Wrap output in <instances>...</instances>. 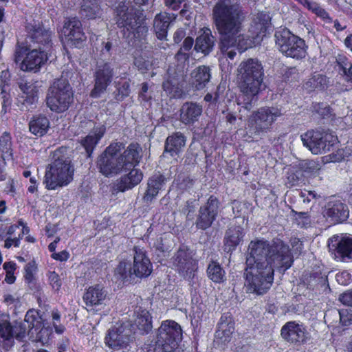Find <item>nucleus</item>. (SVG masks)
Listing matches in <instances>:
<instances>
[{
	"label": "nucleus",
	"instance_id": "1",
	"mask_svg": "<svg viewBox=\"0 0 352 352\" xmlns=\"http://www.w3.org/2000/svg\"><path fill=\"white\" fill-rule=\"evenodd\" d=\"M290 243L292 252L289 245L280 239L272 243L263 239L250 243L244 273L250 292L265 294L272 285L274 268H283L285 271L292 266L294 256L300 255L303 244L298 238H292Z\"/></svg>",
	"mask_w": 352,
	"mask_h": 352
},
{
	"label": "nucleus",
	"instance_id": "2",
	"mask_svg": "<svg viewBox=\"0 0 352 352\" xmlns=\"http://www.w3.org/2000/svg\"><path fill=\"white\" fill-rule=\"evenodd\" d=\"M240 0H223L215 4L212 10L214 25L220 35L219 50L231 60L236 50L243 52L250 48L253 40L248 34H241L245 15Z\"/></svg>",
	"mask_w": 352,
	"mask_h": 352
},
{
	"label": "nucleus",
	"instance_id": "3",
	"mask_svg": "<svg viewBox=\"0 0 352 352\" xmlns=\"http://www.w3.org/2000/svg\"><path fill=\"white\" fill-rule=\"evenodd\" d=\"M239 87L241 95L238 98V104L248 111H250L257 101L263 80L264 70L261 63L256 58H248L242 61L237 69Z\"/></svg>",
	"mask_w": 352,
	"mask_h": 352
},
{
	"label": "nucleus",
	"instance_id": "4",
	"mask_svg": "<svg viewBox=\"0 0 352 352\" xmlns=\"http://www.w3.org/2000/svg\"><path fill=\"white\" fill-rule=\"evenodd\" d=\"M116 19L118 27L122 28L124 35L133 45L145 40L148 28L146 17L142 12L129 6L125 2H120L116 7Z\"/></svg>",
	"mask_w": 352,
	"mask_h": 352
},
{
	"label": "nucleus",
	"instance_id": "5",
	"mask_svg": "<svg viewBox=\"0 0 352 352\" xmlns=\"http://www.w3.org/2000/svg\"><path fill=\"white\" fill-rule=\"evenodd\" d=\"M65 152L66 148H60L53 153L54 162L47 168L43 182L48 190L65 186L73 180L74 168Z\"/></svg>",
	"mask_w": 352,
	"mask_h": 352
},
{
	"label": "nucleus",
	"instance_id": "6",
	"mask_svg": "<svg viewBox=\"0 0 352 352\" xmlns=\"http://www.w3.org/2000/svg\"><path fill=\"white\" fill-rule=\"evenodd\" d=\"M133 261L131 263L121 261L115 268L114 276L122 280L128 281L135 278H144L150 276L153 271V265L146 252L138 247L133 248Z\"/></svg>",
	"mask_w": 352,
	"mask_h": 352
},
{
	"label": "nucleus",
	"instance_id": "7",
	"mask_svg": "<svg viewBox=\"0 0 352 352\" xmlns=\"http://www.w3.org/2000/svg\"><path fill=\"white\" fill-rule=\"evenodd\" d=\"M274 37L278 49L285 56L301 60L307 55L305 41L287 28L277 30Z\"/></svg>",
	"mask_w": 352,
	"mask_h": 352
},
{
	"label": "nucleus",
	"instance_id": "8",
	"mask_svg": "<svg viewBox=\"0 0 352 352\" xmlns=\"http://www.w3.org/2000/svg\"><path fill=\"white\" fill-rule=\"evenodd\" d=\"M32 48V45H25V43L18 42L14 54V60L19 65L21 70L25 72H37L47 60V51Z\"/></svg>",
	"mask_w": 352,
	"mask_h": 352
},
{
	"label": "nucleus",
	"instance_id": "9",
	"mask_svg": "<svg viewBox=\"0 0 352 352\" xmlns=\"http://www.w3.org/2000/svg\"><path fill=\"white\" fill-rule=\"evenodd\" d=\"M72 100L70 85L65 78L56 79L50 87L46 103L51 111L57 113L67 110Z\"/></svg>",
	"mask_w": 352,
	"mask_h": 352
},
{
	"label": "nucleus",
	"instance_id": "10",
	"mask_svg": "<svg viewBox=\"0 0 352 352\" xmlns=\"http://www.w3.org/2000/svg\"><path fill=\"white\" fill-rule=\"evenodd\" d=\"M300 138L303 145L314 155L330 151L338 143L337 136L327 131L310 130Z\"/></svg>",
	"mask_w": 352,
	"mask_h": 352
},
{
	"label": "nucleus",
	"instance_id": "11",
	"mask_svg": "<svg viewBox=\"0 0 352 352\" xmlns=\"http://www.w3.org/2000/svg\"><path fill=\"white\" fill-rule=\"evenodd\" d=\"M121 148V143L111 144L98 157L97 166L100 172L104 176L116 175L125 170L119 154Z\"/></svg>",
	"mask_w": 352,
	"mask_h": 352
},
{
	"label": "nucleus",
	"instance_id": "12",
	"mask_svg": "<svg viewBox=\"0 0 352 352\" xmlns=\"http://www.w3.org/2000/svg\"><path fill=\"white\" fill-rule=\"evenodd\" d=\"M182 330L180 325L174 320H165L158 329L157 344L162 348V352H171L178 346L182 340Z\"/></svg>",
	"mask_w": 352,
	"mask_h": 352
},
{
	"label": "nucleus",
	"instance_id": "13",
	"mask_svg": "<svg viewBox=\"0 0 352 352\" xmlns=\"http://www.w3.org/2000/svg\"><path fill=\"white\" fill-rule=\"evenodd\" d=\"M282 116L276 107H263L254 111L248 120L250 133L260 135L266 133L276 119Z\"/></svg>",
	"mask_w": 352,
	"mask_h": 352
},
{
	"label": "nucleus",
	"instance_id": "14",
	"mask_svg": "<svg viewBox=\"0 0 352 352\" xmlns=\"http://www.w3.org/2000/svg\"><path fill=\"white\" fill-rule=\"evenodd\" d=\"M25 322L27 325L26 336L34 342L42 343L48 341L52 333V328L47 325L42 316L34 309L29 310L25 316Z\"/></svg>",
	"mask_w": 352,
	"mask_h": 352
},
{
	"label": "nucleus",
	"instance_id": "15",
	"mask_svg": "<svg viewBox=\"0 0 352 352\" xmlns=\"http://www.w3.org/2000/svg\"><path fill=\"white\" fill-rule=\"evenodd\" d=\"M173 265L179 274L185 279H192L197 270V263L193 258L192 252L186 246H181L173 256Z\"/></svg>",
	"mask_w": 352,
	"mask_h": 352
},
{
	"label": "nucleus",
	"instance_id": "16",
	"mask_svg": "<svg viewBox=\"0 0 352 352\" xmlns=\"http://www.w3.org/2000/svg\"><path fill=\"white\" fill-rule=\"evenodd\" d=\"M26 43L32 45V48L48 51L52 47L51 32L44 28L39 22L32 21L26 25ZM28 45V44L26 45Z\"/></svg>",
	"mask_w": 352,
	"mask_h": 352
},
{
	"label": "nucleus",
	"instance_id": "17",
	"mask_svg": "<svg viewBox=\"0 0 352 352\" xmlns=\"http://www.w3.org/2000/svg\"><path fill=\"white\" fill-rule=\"evenodd\" d=\"M27 334V325L25 322H20L12 326L7 320L0 323V337L3 338V347L9 349L14 344V338L23 341Z\"/></svg>",
	"mask_w": 352,
	"mask_h": 352
},
{
	"label": "nucleus",
	"instance_id": "18",
	"mask_svg": "<svg viewBox=\"0 0 352 352\" xmlns=\"http://www.w3.org/2000/svg\"><path fill=\"white\" fill-rule=\"evenodd\" d=\"M62 32L67 43L76 47H80L87 38L81 21L76 17L65 19Z\"/></svg>",
	"mask_w": 352,
	"mask_h": 352
},
{
	"label": "nucleus",
	"instance_id": "19",
	"mask_svg": "<svg viewBox=\"0 0 352 352\" xmlns=\"http://www.w3.org/2000/svg\"><path fill=\"white\" fill-rule=\"evenodd\" d=\"M219 206L218 199L211 195L206 204L200 207L199 214L196 220L197 228L206 230L211 226L215 220Z\"/></svg>",
	"mask_w": 352,
	"mask_h": 352
},
{
	"label": "nucleus",
	"instance_id": "20",
	"mask_svg": "<svg viewBox=\"0 0 352 352\" xmlns=\"http://www.w3.org/2000/svg\"><path fill=\"white\" fill-rule=\"evenodd\" d=\"M113 76V68L109 63H98L94 73L95 85L91 91V96L98 97L111 82Z\"/></svg>",
	"mask_w": 352,
	"mask_h": 352
},
{
	"label": "nucleus",
	"instance_id": "21",
	"mask_svg": "<svg viewBox=\"0 0 352 352\" xmlns=\"http://www.w3.org/2000/svg\"><path fill=\"white\" fill-rule=\"evenodd\" d=\"M281 336L284 340L297 346L304 344L308 339L305 328L295 322H287L281 329Z\"/></svg>",
	"mask_w": 352,
	"mask_h": 352
},
{
	"label": "nucleus",
	"instance_id": "22",
	"mask_svg": "<svg viewBox=\"0 0 352 352\" xmlns=\"http://www.w3.org/2000/svg\"><path fill=\"white\" fill-rule=\"evenodd\" d=\"M131 341V330L124 326L109 329L105 338V343L113 349L126 347Z\"/></svg>",
	"mask_w": 352,
	"mask_h": 352
},
{
	"label": "nucleus",
	"instance_id": "23",
	"mask_svg": "<svg viewBox=\"0 0 352 352\" xmlns=\"http://www.w3.org/2000/svg\"><path fill=\"white\" fill-rule=\"evenodd\" d=\"M183 81V71H176L170 67L167 71V77L163 82V89L170 97H177L181 94V82Z\"/></svg>",
	"mask_w": 352,
	"mask_h": 352
},
{
	"label": "nucleus",
	"instance_id": "24",
	"mask_svg": "<svg viewBox=\"0 0 352 352\" xmlns=\"http://www.w3.org/2000/svg\"><path fill=\"white\" fill-rule=\"evenodd\" d=\"M109 299L107 291L100 285L89 287L83 295L85 305L91 307L105 305Z\"/></svg>",
	"mask_w": 352,
	"mask_h": 352
},
{
	"label": "nucleus",
	"instance_id": "25",
	"mask_svg": "<svg viewBox=\"0 0 352 352\" xmlns=\"http://www.w3.org/2000/svg\"><path fill=\"white\" fill-rule=\"evenodd\" d=\"M324 216L334 223L342 222L349 217L347 206L340 200L329 201L325 206Z\"/></svg>",
	"mask_w": 352,
	"mask_h": 352
},
{
	"label": "nucleus",
	"instance_id": "26",
	"mask_svg": "<svg viewBox=\"0 0 352 352\" xmlns=\"http://www.w3.org/2000/svg\"><path fill=\"white\" fill-rule=\"evenodd\" d=\"M245 234V230L240 225H231L224 236V250L227 252L234 250L243 242Z\"/></svg>",
	"mask_w": 352,
	"mask_h": 352
},
{
	"label": "nucleus",
	"instance_id": "27",
	"mask_svg": "<svg viewBox=\"0 0 352 352\" xmlns=\"http://www.w3.org/2000/svg\"><path fill=\"white\" fill-rule=\"evenodd\" d=\"M130 172L117 179L114 184L115 190L124 192L139 184L143 179V173L140 169L131 168Z\"/></svg>",
	"mask_w": 352,
	"mask_h": 352
},
{
	"label": "nucleus",
	"instance_id": "28",
	"mask_svg": "<svg viewBox=\"0 0 352 352\" xmlns=\"http://www.w3.org/2000/svg\"><path fill=\"white\" fill-rule=\"evenodd\" d=\"M215 38L210 28L204 27L199 30L195 41L194 50L205 55L209 54L214 46Z\"/></svg>",
	"mask_w": 352,
	"mask_h": 352
},
{
	"label": "nucleus",
	"instance_id": "29",
	"mask_svg": "<svg viewBox=\"0 0 352 352\" xmlns=\"http://www.w3.org/2000/svg\"><path fill=\"white\" fill-rule=\"evenodd\" d=\"M142 147L137 143L130 144L122 154H120L124 170H130L137 166L142 158Z\"/></svg>",
	"mask_w": 352,
	"mask_h": 352
},
{
	"label": "nucleus",
	"instance_id": "30",
	"mask_svg": "<svg viewBox=\"0 0 352 352\" xmlns=\"http://www.w3.org/2000/svg\"><path fill=\"white\" fill-rule=\"evenodd\" d=\"M202 113V106L192 102H186L180 109V120L184 124L197 122Z\"/></svg>",
	"mask_w": 352,
	"mask_h": 352
},
{
	"label": "nucleus",
	"instance_id": "31",
	"mask_svg": "<svg viewBox=\"0 0 352 352\" xmlns=\"http://www.w3.org/2000/svg\"><path fill=\"white\" fill-rule=\"evenodd\" d=\"M211 78V69L208 66L200 65L190 74V84L196 90H201L206 87Z\"/></svg>",
	"mask_w": 352,
	"mask_h": 352
},
{
	"label": "nucleus",
	"instance_id": "32",
	"mask_svg": "<svg viewBox=\"0 0 352 352\" xmlns=\"http://www.w3.org/2000/svg\"><path fill=\"white\" fill-rule=\"evenodd\" d=\"M186 137L181 132H175L168 135L166 140L164 152L172 157L177 156L185 147Z\"/></svg>",
	"mask_w": 352,
	"mask_h": 352
},
{
	"label": "nucleus",
	"instance_id": "33",
	"mask_svg": "<svg viewBox=\"0 0 352 352\" xmlns=\"http://www.w3.org/2000/svg\"><path fill=\"white\" fill-rule=\"evenodd\" d=\"M105 132V126L100 125L94 127L93 131L89 135L80 140V144L85 149L88 157L91 155L94 149Z\"/></svg>",
	"mask_w": 352,
	"mask_h": 352
},
{
	"label": "nucleus",
	"instance_id": "34",
	"mask_svg": "<svg viewBox=\"0 0 352 352\" xmlns=\"http://www.w3.org/2000/svg\"><path fill=\"white\" fill-rule=\"evenodd\" d=\"M175 19L174 14L166 12L157 14L154 19L153 28L157 37L160 39L166 38L167 30L170 23Z\"/></svg>",
	"mask_w": 352,
	"mask_h": 352
},
{
	"label": "nucleus",
	"instance_id": "35",
	"mask_svg": "<svg viewBox=\"0 0 352 352\" xmlns=\"http://www.w3.org/2000/svg\"><path fill=\"white\" fill-rule=\"evenodd\" d=\"M21 91L26 95L25 101L28 103L33 104L38 100V95L42 87V82L39 81H27L21 80L18 82Z\"/></svg>",
	"mask_w": 352,
	"mask_h": 352
},
{
	"label": "nucleus",
	"instance_id": "36",
	"mask_svg": "<svg viewBox=\"0 0 352 352\" xmlns=\"http://www.w3.org/2000/svg\"><path fill=\"white\" fill-rule=\"evenodd\" d=\"M165 182V177L162 175H155L147 182V189L143 197L146 203H150L157 195Z\"/></svg>",
	"mask_w": 352,
	"mask_h": 352
},
{
	"label": "nucleus",
	"instance_id": "37",
	"mask_svg": "<svg viewBox=\"0 0 352 352\" xmlns=\"http://www.w3.org/2000/svg\"><path fill=\"white\" fill-rule=\"evenodd\" d=\"M135 318L134 324L141 332V333H148L153 327L152 317L149 312L146 309L139 308L135 313Z\"/></svg>",
	"mask_w": 352,
	"mask_h": 352
},
{
	"label": "nucleus",
	"instance_id": "38",
	"mask_svg": "<svg viewBox=\"0 0 352 352\" xmlns=\"http://www.w3.org/2000/svg\"><path fill=\"white\" fill-rule=\"evenodd\" d=\"M50 124V121L46 116L39 115L33 117L30 121L29 129L32 134L42 137L47 133Z\"/></svg>",
	"mask_w": 352,
	"mask_h": 352
},
{
	"label": "nucleus",
	"instance_id": "39",
	"mask_svg": "<svg viewBox=\"0 0 352 352\" xmlns=\"http://www.w3.org/2000/svg\"><path fill=\"white\" fill-rule=\"evenodd\" d=\"M270 16L268 14L265 12H259L256 14L254 19V25L252 26L254 28V35H250L252 38L253 43L250 47L254 44V40L259 36L260 34L265 33L269 27L270 23ZM243 34L242 33H241Z\"/></svg>",
	"mask_w": 352,
	"mask_h": 352
},
{
	"label": "nucleus",
	"instance_id": "40",
	"mask_svg": "<svg viewBox=\"0 0 352 352\" xmlns=\"http://www.w3.org/2000/svg\"><path fill=\"white\" fill-rule=\"evenodd\" d=\"M328 83L327 78L318 73L312 74L304 83L303 88L308 92L324 89Z\"/></svg>",
	"mask_w": 352,
	"mask_h": 352
},
{
	"label": "nucleus",
	"instance_id": "41",
	"mask_svg": "<svg viewBox=\"0 0 352 352\" xmlns=\"http://www.w3.org/2000/svg\"><path fill=\"white\" fill-rule=\"evenodd\" d=\"M80 14L87 19H94L100 17L101 10L97 0H84L80 9Z\"/></svg>",
	"mask_w": 352,
	"mask_h": 352
},
{
	"label": "nucleus",
	"instance_id": "42",
	"mask_svg": "<svg viewBox=\"0 0 352 352\" xmlns=\"http://www.w3.org/2000/svg\"><path fill=\"white\" fill-rule=\"evenodd\" d=\"M336 250L342 261L352 260V238H342L338 242Z\"/></svg>",
	"mask_w": 352,
	"mask_h": 352
},
{
	"label": "nucleus",
	"instance_id": "43",
	"mask_svg": "<svg viewBox=\"0 0 352 352\" xmlns=\"http://www.w3.org/2000/svg\"><path fill=\"white\" fill-rule=\"evenodd\" d=\"M207 274L211 280L220 283L224 281L226 273L219 263L212 261L208 266Z\"/></svg>",
	"mask_w": 352,
	"mask_h": 352
},
{
	"label": "nucleus",
	"instance_id": "44",
	"mask_svg": "<svg viewBox=\"0 0 352 352\" xmlns=\"http://www.w3.org/2000/svg\"><path fill=\"white\" fill-rule=\"evenodd\" d=\"M234 323L231 321L228 322H221L219 324L216 331V338L221 340L223 342H228L230 340L231 335L234 332Z\"/></svg>",
	"mask_w": 352,
	"mask_h": 352
},
{
	"label": "nucleus",
	"instance_id": "45",
	"mask_svg": "<svg viewBox=\"0 0 352 352\" xmlns=\"http://www.w3.org/2000/svg\"><path fill=\"white\" fill-rule=\"evenodd\" d=\"M12 143L10 134L8 132L3 133L0 136V151L4 160L12 157Z\"/></svg>",
	"mask_w": 352,
	"mask_h": 352
},
{
	"label": "nucleus",
	"instance_id": "46",
	"mask_svg": "<svg viewBox=\"0 0 352 352\" xmlns=\"http://www.w3.org/2000/svg\"><path fill=\"white\" fill-rule=\"evenodd\" d=\"M338 64L340 65L346 77V80L352 82V62L349 61L344 56L339 57L337 60Z\"/></svg>",
	"mask_w": 352,
	"mask_h": 352
},
{
	"label": "nucleus",
	"instance_id": "47",
	"mask_svg": "<svg viewBox=\"0 0 352 352\" xmlns=\"http://www.w3.org/2000/svg\"><path fill=\"white\" fill-rule=\"evenodd\" d=\"M309 10L311 11L313 13L316 14L318 16L323 19H329L330 20V17L329 14L323 9L318 3L314 1L310 2L307 8Z\"/></svg>",
	"mask_w": 352,
	"mask_h": 352
},
{
	"label": "nucleus",
	"instance_id": "48",
	"mask_svg": "<svg viewBox=\"0 0 352 352\" xmlns=\"http://www.w3.org/2000/svg\"><path fill=\"white\" fill-rule=\"evenodd\" d=\"M36 270V265L35 261H32L26 264L25 267V280L30 283L33 281L34 278V274Z\"/></svg>",
	"mask_w": 352,
	"mask_h": 352
},
{
	"label": "nucleus",
	"instance_id": "49",
	"mask_svg": "<svg viewBox=\"0 0 352 352\" xmlns=\"http://www.w3.org/2000/svg\"><path fill=\"white\" fill-rule=\"evenodd\" d=\"M130 93V85L127 81L124 82L122 85L118 87V94L116 96L117 100H121L124 98L128 96Z\"/></svg>",
	"mask_w": 352,
	"mask_h": 352
},
{
	"label": "nucleus",
	"instance_id": "50",
	"mask_svg": "<svg viewBox=\"0 0 352 352\" xmlns=\"http://www.w3.org/2000/svg\"><path fill=\"white\" fill-rule=\"evenodd\" d=\"M133 63L138 70L141 71L142 73L148 70L151 66L149 61L146 60L142 56L135 57Z\"/></svg>",
	"mask_w": 352,
	"mask_h": 352
},
{
	"label": "nucleus",
	"instance_id": "51",
	"mask_svg": "<svg viewBox=\"0 0 352 352\" xmlns=\"http://www.w3.org/2000/svg\"><path fill=\"white\" fill-rule=\"evenodd\" d=\"M48 278L52 288L58 291L62 285L59 276L55 272H50L48 274Z\"/></svg>",
	"mask_w": 352,
	"mask_h": 352
},
{
	"label": "nucleus",
	"instance_id": "52",
	"mask_svg": "<svg viewBox=\"0 0 352 352\" xmlns=\"http://www.w3.org/2000/svg\"><path fill=\"white\" fill-rule=\"evenodd\" d=\"M340 320L343 325L349 326L352 324V310L345 309L339 311Z\"/></svg>",
	"mask_w": 352,
	"mask_h": 352
},
{
	"label": "nucleus",
	"instance_id": "53",
	"mask_svg": "<svg viewBox=\"0 0 352 352\" xmlns=\"http://www.w3.org/2000/svg\"><path fill=\"white\" fill-rule=\"evenodd\" d=\"M4 87H5V85H3L2 87V92H1V94L3 95V96H2V98H3L2 107H1V112H0V115L1 116H3L8 112V108L11 104V102L10 101V98L4 90Z\"/></svg>",
	"mask_w": 352,
	"mask_h": 352
},
{
	"label": "nucleus",
	"instance_id": "54",
	"mask_svg": "<svg viewBox=\"0 0 352 352\" xmlns=\"http://www.w3.org/2000/svg\"><path fill=\"white\" fill-rule=\"evenodd\" d=\"M339 300L343 305L352 307V290L346 292L340 295Z\"/></svg>",
	"mask_w": 352,
	"mask_h": 352
},
{
	"label": "nucleus",
	"instance_id": "55",
	"mask_svg": "<svg viewBox=\"0 0 352 352\" xmlns=\"http://www.w3.org/2000/svg\"><path fill=\"white\" fill-rule=\"evenodd\" d=\"M164 3L166 7L173 10H177L180 8L181 4L184 1V0H164Z\"/></svg>",
	"mask_w": 352,
	"mask_h": 352
},
{
	"label": "nucleus",
	"instance_id": "56",
	"mask_svg": "<svg viewBox=\"0 0 352 352\" xmlns=\"http://www.w3.org/2000/svg\"><path fill=\"white\" fill-rule=\"evenodd\" d=\"M186 36V32L184 29H178L174 34L173 40L175 43H179Z\"/></svg>",
	"mask_w": 352,
	"mask_h": 352
},
{
	"label": "nucleus",
	"instance_id": "57",
	"mask_svg": "<svg viewBox=\"0 0 352 352\" xmlns=\"http://www.w3.org/2000/svg\"><path fill=\"white\" fill-rule=\"evenodd\" d=\"M52 258L60 261H67L69 258V253L66 251H62L58 253H53Z\"/></svg>",
	"mask_w": 352,
	"mask_h": 352
},
{
	"label": "nucleus",
	"instance_id": "58",
	"mask_svg": "<svg viewBox=\"0 0 352 352\" xmlns=\"http://www.w3.org/2000/svg\"><path fill=\"white\" fill-rule=\"evenodd\" d=\"M193 43H194V39L192 37H190V36L186 37L184 39V41L183 43V45H182V47L181 48V50H184L185 51H189L192 48Z\"/></svg>",
	"mask_w": 352,
	"mask_h": 352
},
{
	"label": "nucleus",
	"instance_id": "59",
	"mask_svg": "<svg viewBox=\"0 0 352 352\" xmlns=\"http://www.w3.org/2000/svg\"><path fill=\"white\" fill-rule=\"evenodd\" d=\"M19 244V239L17 238L14 239H7L5 241L4 247L6 248H10L12 245H14L15 247H18Z\"/></svg>",
	"mask_w": 352,
	"mask_h": 352
},
{
	"label": "nucleus",
	"instance_id": "60",
	"mask_svg": "<svg viewBox=\"0 0 352 352\" xmlns=\"http://www.w3.org/2000/svg\"><path fill=\"white\" fill-rule=\"evenodd\" d=\"M236 120V116L232 113H228L226 116V121L231 124L235 123Z\"/></svg>",
	"mask_w": 352,
	"mask_h": 352
},
{
	"label": "nucleus",
	"instance_id": "61",
	"mask_svg": "<svg viewBox=\"0 0 352 352\" xmlns=\"http://www.w3.org/2000/svg\"><path fill=\"white\" fill-rule=\"evenodd\" d=\"M102 45H103V47L102 49V53L104 54L105 52H107L109 54L112 47L111 43V42L102 43Z\"/></svg>",
	"mask_w": 352,
	"mask_h": 352
},
{
	"label": "nucleus",
	"instance_id": "62",
	"mask_svg": "<svg viewBox=\"0 0 352 352\" xmlns=\"http://www.w3.org/2000/svg\"><path fill=\"white\" fill-rule=\"evenodd\" d=\"M345 45L352 51V34L349 35L344 40Z\"/></svg>",
	"mask_w": 352,
	"mask_h": 352
},
{
	"label": "nucleus",
	"instance_id": "63",
	"mask_svg": "<svg viewBox=\"0 0 352 352\" xmlns=\"http://www.w3.org/2000/svg\"><path fill=\"white\" fill-rule=\"evenodd\" d=\"M9 74L8 71H2L1 72L0 78L1 81L6 82V80L8 79Z\"/></svg>",
	"mask_w": 352,
	"mask_h": 352
},
{
	"label": "nucleus",
	"instance_id": "64",
	"mask_svg": "<svg viewBox=\"0 0 352 352\" xmlns=\"http://www.w3.org/2000/svg\"><path fill=\"white\" fill-rule=\"evenodd\" d=\"M59 241V239H58L57 240H55L54 241L52 242L49 246H48V249L51 252H54L56 250V243H58V241Z\"/></svg>",
	"mask_w": 352,
	"mask_h": 352
}]
</instances>
